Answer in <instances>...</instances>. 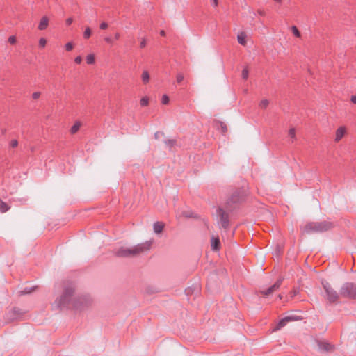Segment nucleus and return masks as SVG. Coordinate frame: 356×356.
<instances>
[{"label":"nucleus","mask_w":356,"mask_h":356,"mask_svg":"<svg viewBox=\"0 0 356 356\" xmlns=\"http://www.w3.org/2000/svg\"><path fill=\"white\" fill-rule=\"evenodd\" d=\"M75 290L76 285L74 282L64 281L62 284V292L56 298L52 307L59 310L71 307L76 310H82L88 307L92 302L90 297L88 295L76 296Z\"/></svg>","instance_id":"f257e3e1"},{"label":"nucleus","mask_w":356,"mask_h":356,"mask_svg":"<svg viewBox=\"0 0 356 356\" xmlns=\"http://www.w3.org/2000/svg\"><path fill=\"white\" fill-rule=\"evenodd\" d=\"M247 193L244 188L236 189L227 200L225 204V209L232 212L238 209L245 202Z\"/></svg>","instance_id":"f03ea898"},{"label":"nucleus","mask_w":356,"mask_h":356,"mask_svg":"<svg viewBox=\"0 0 356 356\" xmlns=\"http://www.w3.org/2000/svg\"><path fill=\"white\" fill-rule=\"evenodd\" d=\"M152 242L146 241L138 244L131 248H120L116 252V255L120 257H129L138 255L140 253L147 251L150 249Z\"/></svg>","instance_id":"7ed1b4c3"},{"label":"nucleus","mask_w":356,"mask_h":356,"mask_svg":"<svg viewBox=\"0 0 356 356\" xmlns=\"http://www.w3.org/2000/svg\"><path fill=\"white\" fill-rule=\"evenodd\" d=\"M333 224L329 221L309 222L300 227L302 234H311L313 233H321L330 230Z\"/></svg>","instance_id":"20e7f679"},{"label":"nucleus","mask_w":356,"mask_h":356,"mask_svg":"<svg viewBox=\"0 0 356 356\" xmlns=\"http://www.w3.org/2000/svg\"><path fill=\"white\" fill-rule=\"evenodd\" d=\"M340 295L342 298L356 300V284L346 282L340 289Z\"/></svg>","instance_id":"39448f33"},{"label":"nucleus","mask_w":356,"mask_h":356,"mask_svg":"<svg viewBox=\"0 0 356 356\" xmlns=\"http://www.w3.org/2000/svg\"><path fill=\"white\" fill-rule=\"evenodd\" d=\"M322 285L326 293V298L328 302L330 303L337 302L339 297L341 296L340 293H339L336 290H334L328 282H322Z\"/></svg>","instance_id":"423d86ee"},{"label":"nucleus","mask_w":356,"mask_h":356,"mask_svg":"<svg viewBox=\"0 0 356 356\" xmlns=\"http://www.w3.org/2000/svg\"><path fill=\"white\" fill-rule=\"evenodd\" d=\"M217 214L219 216L218 224L220 225L221 227L227 229L229 226V213L225 209L218 207L216 210Z\"/></svg>","instance_id":"0eeeda50"},{"label":"nucleus","mask_w":356,"mask_h":356,"mask_svg":"<svg viewBox=\"0 0 356 356\" xmlns=\"http://www.w3.org/2000/svg\"><path fill=\"white\" fill-rule=\"evenodd\" d=\"M24 314L22 309L14 307L6 314V320L8 322L19 320Z\"/></svg>","instance_id":"6e6552de"},{"label":"nucleus","mask_w":356,"mask_h":356,"mask_svg":"<svg viewBox=\"0 0 356 356\" xmlns=\"http://www.w3.org/2000/svg\"><path fill=\"white\" fill-rule=\"evenodd\" d=\"M283 281V278H279L274 284H273L271 286L268 287L266 289L260 291V293L262 294L264 296H267L273 293L274 291L279 289Z\"/></svg>","instance_id":"1a4fd4ad"},{"label":"nucleus","mask_w":356,"mask_h":356,"mask_svg":"<svg viewBox=\"0 0 356 356\" xmlns=\"http://www.w3.org/2000/svg\"><path fill=\"white\" fill-rule=\"evenodd\" d=\"M318 348L323 351L329 352L334 349V346L326 341H318Z\"/></svg>","instance_id":"9d476101"},{"label":"nucleus","mask_w":356,"mask_h":356,"mask_svg":"<svg viewBox=\"0 0 356 356\" xmlns=\"http://www.w3.org/2000/svg\"><path fill=\"white\" fill-rule=\"evenodd\" d=\"M215 127L221 131L222 134H225L227 131V125L221 121H216L215 122Z\"/></svg>","instance_id":"9b49d317"},{"label":"nucleus","mask_w":356,"mask_h":356,"mask_svg":"<svg viewBox=\"0 0 356 356\" xmlns=\"http://www.w3.org/2000/svg\"><path fill=\"white\" fill-rule=\"evenodd\" d=\"M200 291V287L197 284L193 286L188 287L185 289V293L187 296H192L195 292L197 293Z\"/></svg>","instance_id":"f8f14e48"},{"label":"nucleus","mask_w":356,"mask_h":356,"mask_svg":"<svg viewBox=\"0 0 356 356\" xmlns=\"http://www.w3.org/2000/svg\"><path fill=\"white\" fill-rule=\"evenodd\" d=\"M164 226H165V225L162 222H159V221L155 222L153 225L154 232L156 234L161 233L164 228Z\"/></svg>","instance_id":"ddd939ff"},{"label":"nucleus","mask_w":356,"mask_h":356,"mask_svg":"<svg viewBox=\"0 0 356 356\" xmlns=\"http://www.w3.org/2000/svg\"><path fill=\"white\" fill-rule=\"evenodd\" d=\"M211 248L213 250H218L220 248V239L217 237L212 236L211 237Z\"/></svg>","instance_id":"4468645a"},{"label":"nucleus","mask_w":356,"mask_h":356,"mask_svg":"<svg viewBox=\"0 0 356 356\" xmlns=\"http://www.w3.org/2000/svg\"><path fill=\"white\" fill-rule=\"evenodd\" d=\"M288 322V318H286V316L283 318H282L278 323L276 325V326L275 327V328L273 329V331H277V330H280L281 328L284 327L286 324H287Z\"/></svg>","instance_id":"2eb2a0df"},{"label":"nucleus","mask_w":356,"mask_h":356,"mask_svg":"<svg viewBox=\"0 0 356 356\" xmlns=\"http://www.w3.org/2000/svg\"><path fill=\"white\" fill-rule=\"evenodd\" d=\"M48 23H49V19H48L47 17H46V16L43 17L41 19L40 24L38 25V29L39 30L46 29V28L48 26Z\"/></svg>","instance_id":"dca6fc26"},{"label":"nucleus","mask_w":356,"mask_h":356,"mask_svg":"<svg viewBox=\"0 0 356 356\" xmlns=\"http://www.w3.org/2000/svg\"><path fill=\"white\" fill-rule=\"evenodd\" d=\"M345 132H346V130H345V128H343V127H339V129H337V130L336 131L335 140L339 141L344 136Z\"/></svg>","instance_id":"f3484780"},{"label":"nucleus","mask_w":356,"mask_h":356,"mask_svg":"<svg viewBox=\"0 0 356 356\" xmlns=\"http://www.w3.org/2000/svg\"><path fill=\"white\" fill-rule=\"evenodd\" d=\"M245 38H246V35L244 33H241L240 34L238 35L237 36V40H238V42L241 44V45H245L246 44V40H245Z\"/></svg>","instance_id":"a211bd4d"},{"label":"nucleus","mask_w":356,"mask_h":356,"mask_svg":"<svg viewBox=\"0 0 356 356\" xmlns=\"http://www.w3.org/2000/svg\"><path fill=\"white\" fill-rule=\"evenodd\" d=\"M10 206H8L6 202H3L0 199V211L2 213H5L10 209Z\"/></svg>","instance_id":"6ab92c4d"},{"label":"nucleus","mask_w":356,"mask_h":356,"mask_svg":"<svg viewBox=\"0 0 356 356\" xmlns=\"http://www.w3.org/2000/svg\"><path fill=\"white\" fill-rule=\"evenodd\" d=\"M36 286L32 287H25L22 291H20L21 295H26L31 293L33 291H35Z\"/></svg>","instance_id":"aec40b11"},{"label":"nucleus","mask_w":356,"mask_h":356,"mask_svg":"<svg viewBox=\"0 0 356 356\" xmlns=\"http://www.w3.org/2000/svg\"><path fill=\"white\" fill-rule=\"evenodd\" d=\"M164 143L168 147L171 149L172 147H174L176 145L177 141H176V140H174V139H167V140H164Z\"/></svg>","instance_id":"412c9836"},{"label":"nucleus","mask_w":356,"mask_h":356,"mask_svg":"<svg viewBox=\"0 0 356 356\" xmlns=\"http://www.w3.org/2000/svg\"><path fill=\"white\" fill-rule=\"evenodd\" d=\"M142 80L144 83H148L149 81V74L147 71H144L142 74Z\"/></svg>","instance_id":"4be33fe9"},{"label":"nucleus","mask_w":356,"mask_h":356,"mask_svg":"<svg viewBox=\"0 0 356 356\" xmlns=\"http://www.w3.org/2000/svg\"><path fill=\"white\" fill-rule=\"evenodd\" d=\"M80 123L79 122H76L70 129V133L72 134H76L78 130L79 129V127H80Z\"/></svg>","instance_id":"5701e85b"},{"label":"nucleus","mask_w":356,"mask_h":356,"mask_svg":"<svg viewBox=\"0 0 356 356\" xmlns=\"http://www.w3.org/2000/svg\"><path fill=\"white\" fill-rule=\"evenodd\" d=\"M95 58L94 54H89L86 56V62L89 65H92L95 63Z\"/></svg>","instance_id":"b1692460"},{"label":"nucleus","mask_w":356,"mask_h":356,"mask_svg":"<svg viewBox=\"0 0 356 356\" xmlns=\"http://www.w3.org/2000/svg\"><path fill=\"white\" fill-rule=\"evenodd\" d=\"M92 31L90 28L87 27L85 29V31L83 32V38L85 39H88L91 35Z\"/></svg>","instance_id":"393cba45"},{"label":"nucleus","mask_w":356,"mask_h":356,"mask_svg":"<svg viewBox=\"0 0 356 356\" xmlns=\"http://www.w3.org/2000/svg\"><path fill=\"white\" fill-rule=\"evenodd\" d=\"M291 31L296 37L300 38L301 36L300 32L296 26L291 27Z\"/></svg>","instance_id":"a878e982"},{"label":"nucleus","mask_w":356,"mask_h":356,"mask_svg":"<svg viewBox=\"0 0 356 356\" xmlns=\"http://www.w3.org/2000/svg\"><path fill=\"white\" fill-rule=\"evenodd\" d=\"M140 103L142 106H146L148 105L149 99L147 97H143L141 98Z\"/></svg>","instance_id":"bb28decb"},{"label":"nucleus","mask_w":356,"mask_h":356,"mask_svg":"<svg viewBox=\"0 0 356 356\" xmlns=\"http://www.w3.org/2000/svg\"><path fill=\"white\" fill-rule=\"evenodd\" d=\"M268 104H269L268 100L263 99L259 103V107L261 108H266L268 106Z\"/></svg>","instance_id":"cd10ccee"},{"label":"nucleus","mask_w":356,"mask_h":356,"mask_svg":"<svg viewBox=\"0 0 356 356\" xmlns=\"http://www.w3.org/2000/svg\"><path fill=\"white\" fill-rule=\"evenodd\" d=\"M289 136L293 140L296 139V130L294 128H291L289 131Z\"/></svg>","instance_id":"c85d7f7f"},{"label":"nucleus","mask_w":356,"mask_h":356,"mask_svg":"<svg viewBox=\"0 0 356 356\" xmlns=\"http://www.w3.org/2000/svg\"><path fill=\"white\" fill-rule=\"evenodd\" d=\"M249 71L247 67H245L242 71V78L246 80L248 78Z\"/></svg>","instance_id":"c756f323"},{"label":"nucleus","mask_w":356,"mask_h":356,"mask_svg":"<svg viewBox=\"0 0 356 356\" xmlns=\"http://www.w3.org/2000/svg\"><path fill=\"white\" fill-rule=\"evenodd\" d=\"M286 317L288 318V322L298 321V320L300 319V318L299 316H296V315L287 316Z\"/></svg>","instance_id":"7c9ffc66"},{"label":"nucleus","mask_w":356,"mask_h":356,"mask_svg":"<svg viewBox=\"0 0 356 356\" xmlns=\"http://www.w3.org/2000/svg\"><path fill=\"white\" fill-rule=\"evenodd\" d=\"M169 97L167 95H163L161 99V102L163 104H167L169 102Z\"/></svg>","instance_id":"2f4dec72"},{"label":"nucleus","mask_w":356,"mask_h":356,"mask_svg":"<svg viewBox=\"0 0 356 356\" xmlns=\"http://www.w3.org/2000/svg\"><path fill=\"white\" fill-rule=\"evenodd\" d=\"M73 47H74V45H73L72 42H67V43L65 44V49H66V51H72V50Z\"/></svg>","instance_id":"473e14b6"},{"label":"nucleus","mask_w":356,"mask_h":356,"mask_svg":"<svg viewBox=\"0 0 356 356\" xmlns=\"http://www.w3.org/2000/svg\"><path fill=\"white\" fill-rule=\"evenodd\" d=\"M46 44H47V40L44 38H42L40 39V40H39V46L40 47H42V48L44 47Z\"/></svg>","instance_id":"72a5a7b5"},{"label":"nucleus","mask_w":356,"mask_h":356,"mask_svg":"<svg viewBox=\"0 0 356 356\" xmlns=\"http://www.w3.org/2000/svg\"><path fill=\"white\" fill-rule=\"evenodd\" d=\"M183 80H184V75L181 73H179L177 75V82L178 83H181Z\"/></svg>","instance_id":"f704fd0d"},{"label":"nucleus","mask_w":356,"mask_h":356,"mask_svg":"<svg viewBox=\"0 0 356 356\" xmlns=\"http://www.w3.org/2000/svg\"><path fill=\"white\" fill-rule=\"evenodd\" d=\"M164 136V133L162 132V131H156L155 134H154V138L156 140H159L161 136Z\"/></svg>","instance_id":"c9c22d12"},{"label":"nucleus","mask_w":356,"mask_h":356,"mask_svg":"<svg viewBox=\"0 0 356 356\" xmlns=\"http://www.w3.org/2000/svg\"><path fill=\"white\" fill-rule=\"evenodd\" d=\"M18 145V141L17 140H12L10 143V146L12 147V148H15L16 147H17Z\"/></svg>","instance_id":"e433bc0d"},{"label":"nucleus","mask_w":356,"mask_h":356,"mask_svg":"<svg viewBox=\"0 0 356 356\" xmlns=\"http://www.w3.org/2000/svg\"><path fill=\"white\" fill-rule=\"evenodd\" d=\"M183 215L186 218L195 217V216H193V213L191 211H184L183 213Z\"/></svg>","instance_id":"4c0bfd02"},{"label":"nucleus","mask_w":356,"mask_h":356,"mask_svg":"<svg viewBox=\"0 0 356 356\" xmlns=\"http://www.w3.org/2000/svg\"><path fill=\"white\" fill-rule=\"evenodd\" d=\"M8 42L10 44H15L16 42V38L15 36H10L8 38Z\"/></svg>","instance_id":"58836bf2"},{"label":"nucleus","mask_w":356,"mask_h":356,"mask_svg":"<svg viewBox=\"0 0 356 356\" xmlns=\"http://www.w3.org/2000/svg\"><path fill=\"white\" fill-rule=\"evenodd\" d=\"M74 62L76 63V64H81V63L82 62V58L81 56H78L75 58L74 59Z\"/></svg>","instance_id":"ea45409f"},{"label":"nucleus","mask_w":356,"mask_h":356,"mask_svg":"<svg viewBox=\"0 0 356 356\" xmlns=\"http://www.w3.org/2000/svg\"><path fill=\"white\" fill-rule=\"evenodd\" d=\"M40 93L39 92H33L32 95V97L33 99H37L40 97Z\"/></svg>","instance_id":"a19ab883"},{"label":"nucleus","mask_w":356,"mask_h":356,"mask_svg":"<svg viewBox=\"0 0 356 356\" xmlns=\"http://www.w3.org/2000/svg\"><path fill=\"white\" fill-rule=\"evenodd\" d=\"M299 293V289H293L291 292V297H294L295 296H296V294H298Z\"/></svg>","instance_id":"79ce46f5"},{"label":"nucleus","mask_w":356,"mask_h":356,"mask_svg":"<svg viewBox=\"0 0 356 356\" xmlns=\"http://www.w3.org/2000/svg\"><path fill=\"white\" fill-rule=\"evenodd\" d=\"M99 27L101 29L104 30L108 27V24L106 22H102L100 24Z\"/></svg>","instance_id":"37998d69"},{"label":"nucleus","mask_w":356,"mask_h":356,"mask_svg":"<svg viewBox=\"0 0 356 356\" xmlns=\"http://www.w3.org/2000/svg\"><path fill=\"white\" fill-rule=\"evenodd\" d=\"M104 40L109 44H111L113 42V39L111 37H106L104 38Z\"/></svg>","instance_id":"c03bdc74"},{"label":"nucleus","mask_w":356,"mask_h":356,"mask_svg":"<svg viewBox=\"0 0 356 356\" xmlns=\"http://www.w3.org/2000/svg\"><path fill=\"white\" fill-rule=\"evenodd\" d=\"M146 46V40L145 39H143L140 42V48H144Z\"/></svg>","instance_id":"a18cd8bd"},{"label":"nucleus","mask_w":356,"mask_h":356,"mask_svg":"<svg viewBox=\"0 0 356 356\" xmlns=\"http://www.w3.org/2000/svg\"><path fill=\"white\" fill-rule=\"evenodd\" d=\"M72 22H73L72 18H70H70H67V19H66V24H67V26L71 25V24H72Z\"/></svg>","instance_id":"49530a36"},{"label":"nucleus","mask_w":356,"mask_h":356,"mask_svg":"<svg viewBox=\"0 0 356 356\" xmlns=\"http://www.w3.org/2000/svg\"><path fill=\"white\" fill-rule=\"evenodd\" d=\"M351 102L354 104H356V95H353L351 97Z\"/></svg>","instance_id":"de8ad7c7"},{"label":"nucleus","mask_w":356,"mask_h":356,"mask_svg":"<svg viewBox=\"0 0 356 356\" xmlns=\"http://www.w3.org/2000/svg\"><path fill=\"white\" fill-rule=\"evenodd\" d=\"M211 4H212L214 7L217 6H218V0H213V1H212V3H211Z\"/></svg>","instance_id":"09e8293b"},{"label":"nucleus","mask_w":356,"mask_h":356,"mask_svg":"<svg viewBox=\"0 0 356 356\" xmlns=\"http://www.w3.org/2000/svg\"><path fill=\"white\" fill-rule=\"evenodd\" d=\"M120 38V34L118 33H115V39L118 40Z\"/></svg>","instance_id":"8fccbe9b"},{"label":"nucleus","mask_w":356,"mask_h":356,"mask_svg":"<svg viewBox=\"0 0 356 356\" xmlns=\"http://www.w3.org/2000/svg\"><path fill=\"white\" fill-rule=\"evenodd\" d=\"M160 34L161 35H165V31L163 30L161 31Z\"/></svg>","instance_id":"3c124183"},{"label":"nucleus","mask_w":356,"mask_h":356,"mask_svg":"<svg viewBox=\"0 0 356 356\" xmlns=\"http://www.w3.org/2000/svg\"><path fill=\"white\" fill-rule=\"evenodd\" d=\"M2 133H3V134H5V133H6V129H4L3 131H2Z\"/></svg>","instance_id":"603ef678"},{"label":"nucleus","mask_w":356,"mask_h":356,"mask_svg":"<svg viewBox=\"0 0 356 356\" xmlns=\"http://www.w3.org/2000/svg\"><path fill=\"white\" fill-rule=\"evenodd\" d=\"M279 298H280V299H282V296L279 295Z\"/></svg>","instance_id":"864d4df0"}]
</instances>
